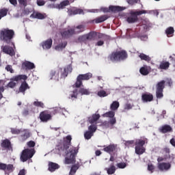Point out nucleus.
Returning a JSON list of instances; mask_svg holds the SVG:
<instances>
[{
  "mask_svg": "<svg viewBox=\"0 0 175 175\" xmlns=\"http://www.w3.org/2000/svg\"><path fill=\"white\" fill-rule=\"evenodd\" d=\"M72 65L70 64L66 66L63 70L61 68L59 69V70H53L49 74V79L54 81H58L59 79V72H62L61 79H65L68 77V75H69V73H72Z\"/></svg>",
  "mask_w": 175,
  "mask_h": 175,
  "instance_id": "obj_2",
  "label": "nucleus"
},
{
  "mask_svg": "<svg viewBox=\"0 0 175 175\" xmlns=\"http://www.w3.org/2000/svg\"><path fill=\"white\" fill-rule=\"evenodd\" d=\"M119 169H125L126 167V164L125 163H119L117 164Z\"/></svg>",
  "mask_w": 175,
  "mask_h": 175,
  "instance_id": "obj_57",
  "label": "nucleus"
},
{
  "mask_svg": "<svg viewBox=\"0 0 175 175\" xmlns=\"http://www.w3.org/2000/svg\"><path fill=\"white\" fill-rule=\"evenodd\" d=\"M125 7H121L118 5H110L109 10L110 12H113L114 13H117V12H122V10H125Z\"/></svg>",
  "mask_w": 175,
  "mask_h": 175,
  "instance_id": "obj_24",
  "label": "nucleus"
},
{
  "mask_svg": "<svg viewBox=\"0 0 175 175\" xmlns=\"http://www.w3.org/2000/svg\"><path fill=\"white\" fill-rule=\"evenodd\" d=\"M40 46L43 49V50H50V49H51V46H53V40H51V38H49L46 40L42 41L40 44Z\"/></svg>",
  "mask_w": 175,
  "mask_h": 175,
  "instance_id": "obj_12",
  "label": "nucleus"
},
{
  "mask_svg": "<svg viewBox=\"0 0 175 175\" xmlns=\"http://www.w3.org/2000/svg\"><path fill=\"white\" fill-rule=\"evenodd\" d=\"M100 118V116L99 114H94L92 117L89 118V122H90V124H94V122H96Z\"/></svg>",
  "mask_w": 175,
  "mask_h": 175,
  "instance_id": "obj_38",
  "label": "nucleus"
},
{
  "mask_svg": "<svg viewBox=\"0 0 175 175\" xmlns=\"http://www.w3.org/2000/svg\"><path fill=\"white\" fill-rule=\"evenodd\" d=\"M71 141L72 137L70 135H68L64 138V149H62V151H64L66 154L65 162L67 164L75 163L76 162V155L78 152V150L76 148H69Z\"/></svg>",
  "mask_w": 175,
  "mask_h": 175,
  "instance_id": "obj_1",
  "label": "nucleus"
},
{
  "mask_svg": "<svg viewBox=\"0 0 175 175\" xmlns=\"http://www.w3.org/2000/svg\"><path fill=\"white\" fill-rule=\"evenodd\" d=\"M16 84L17 83L14 82V81L11 80V81L7 85V87H8L9 88H14Z\"/></svg>",
  "mask_w": 175,
  "mask_h": 175,
  "instance_id": "obj_54",
  "label": "nucleus"
},
{
  "mask_svg": "<svg viewBox=\"0 0 175 175\" xmlns=\"http://www.w3.org/2000/svg\"><path fill=\"white\" fill-rule=\"evenodd\" d=\"M133 107V104L127 103L124 105V110H131Z\"/></svg>",
  "mask_w": 175,
  "mask_h": 175,
  "instance_id": "obj_52",
  "label": "nucleus"
},
{
  "mask_svg": "<svg viewBox=\"0 0 175 175\" xmlns=\"http://www.w3.org/2000/svg\"><path fill=\"white\" fill-rule=\"evenodd\" d=\"M30 0H18V2L20 5L22 6H27L28 5V2H29Z\"/></svg>",
  "mask_w": 175,
  "mask_h": 175,
  "instance_id": "obj_53",
  "label": "nucleus"
},
{
  "mask_svg": "<svg viewBox=\"0 0 175 175\" xmlns=\"http://www.w3.org/2000/svg\"><path fill=\"white\" fill-rule=\"evenodd\" d=\"M5 70H7V72H10V73L14 72V71L13 70V68H12V66H10V65H8L5 67Z\"/></svg>",
  "mask_w": 175,
  "mask_h": 175,
  "instance_id": "obj_59",
  "label": "nucleus"
},
{
  "mask_svg": "<svg viewBox=\"0 0 175 175\" xmlns=\"http://www.w3.org/2000/svg\"><path fill=\"white\" fill-rule=\"evenodd\" d=\"M105 170L107 174H114L116 173V166L112 165L109 167L105 168Z\"/></svg>",
  "mask_w": 175,
  "mask_h": 175,
  "instance_id": "obj_39",
  "label": "nucleus"
},
{
  "mask_svg": "<svg viewBox=\"0 0 175 175\" xmlns=\"http://www.w3.org/2000/svg\"><path fill=\"white\" fill-rule=\"evenodd\" d=\"M98 95L100 98H105V96H107L109 94L106 92L105 90H100L98 92Z\"/></svg>",
  "mask_w": 175,
  "mask_h": 175,
  "instance_id": "obj_51",
  "label": "nucleus"
},
{
  "mask_svg": "<svg viewBox=\"0 0 175 175\" xmlns=\"http://www.w3.org/2000/svg\"><path fill=\"white\" fill-rule=\"evenodd\" d=\"M165 81H161L156 85V96L158 99L163 98V89L165 88Z\"/></svg>",
  "mask_w": 175,
  "mask_h": 175,
  "instance_id": "obj_9",
  "label": "nucleus"
},
{
  "mask_svg": "<svg viewBox=\"0 0 175 175\" xmlns=\"http://www.w3.org/2000/svg\"><path fill=\"white\" fill-rule=\"evenodd\" d=\"M87 12L89 13H99V12H103L104 13H107L110 12V7H109V8H101L100 10L99 9L88 10Z\"/></svg>",
  "mask_w": 175,
  "mask_h": 175,
  "instance_id": "obj_20",
  "label": "nucleus"
},
{
  "mask_svg": "<svg viewBox=\"0 0 175 175\" xmlns=\"http://www.w3.org/2000/svg\"><path fill=\"white\" fill-rule=\"evenodd\" d=\"M106 20H107V16H102L96 18L94 21L96 24H99V23H103V21H106Z\"/></svg>",
  "mask_w": 175,
  "mask_h": 175,
  "instance_id": "obj_42",
  "label": "nucleus"
},
{
  "mask_svg": "<svg viewBox=\"0 0 175 175\" xmlns=\"http://www.w3.org/2000/svg\"><path fill=\"white\" fill-rule=\"evenodd\" d=\"M67 45L68 42L66 41H62L55 46V50L56 51H62V50H64Z\"/></svg>",
  "mask_w": 175,
  "mask_h": 175,
  "instance_id": "obj_22",
  "label": "nucleus"
},
{
  "mask_svg": "<svg viewBox=\"0 0 175 175\" xmlns=\"http://www.w3.org/2000/svg\"><path fill=\"white\" fill-rule=\"evenodd\" d=\"M73 33H75V30H73V29H68L62 32V36L63 38H68V36H70V35H73Z\"/></svg>",
  "mask_w": 175,
  "mask_h": 175,
  "instance_id": "obj_29",
  "label": "nucleus"
},
{
  "mask_svg": "<svg viewBox=\"0 0 175 175\" xmlns=\"http://www.w3.org/2000/svg\"><path fill=\"white\" fill-rule=\"evenodd\" d=\"M119 107H120V103H118V101H113L110 106V109L113 111H116V110H118Z\"/></svg>",
  "mask_w": 175,
  "mask_h": 175,
  "instance_id": "obj_37",
  "label": "nucleus"
},
{
  "mask_svg": "<svg viewBox=\"0 0 175 175\" xmlns=\"http://www.w3.org/2000/svg\"><path fill=\"white\" fill-rule=\"evenodd\" d=\"M165 33L167 38H172L174 35V28L173 27H170L165 29Z\"/></svg>",
  "mask_w": 175,
  "mask_h": 175,
  "instance_id": "obj_30",
  "label": "nucleus"
},
{
  "mask_svg": "<svg viewBox=\"0 0 175 175\" xmlns=\"http://www.w3.org/2000/svg\"><path fill=\"white\" fill-rule=\"evenodd\" d=\"M29 86L28 85V83H27V82H23L20 88H19V92H25V91H27V90H29Z\"/></svg>",
  "mask_w": 175,
  "mask_h": 175,
  "instance_id": "obj_33",
  "label": "nucleus"
},
{
  "mask_svg": "<svg viewBox=\"0 0 175 175\" xmlns=\"http://www.w3.org/2000/svg\"><path fill=\"white\" fill-rule=\"evenodd\" d=\"M170 144H172V146H173V147H175V139L172 138V139H170Z\"/></svg>",
  "mask_w": 175,
  "mask_h": 175,
  "instance_id": "obj_64",
  "label": "nucleus"
},
{
  "mask_svg": "<svg viewBox=\"0 0 175 175\" xmlns=\"http://www.w3.org/2000/svg\"><path fill=\"white\" fill-rule=\"evenodd\" d=\"M68 5H69V1L65 0L58 5V9H64L65 6H68Z\"/></svg>",
  "mask_w": 175,
  "mask_h": 175,
  "instance_id": "obj_43",
  "label": "nucleus"
},
{
  "mask_svg": "<svg viewBox=\"0 0 175 175\" xmlns=\"http://www.w3.org/2000/svg\"><path fill=\"white\" fill-rule=\"evenodd\" d=\"M35 155V149L33 148H27L23 150L21 155V160L22 162H27L28 159L32 158Z\"/></svg>",
  "mask_w": 175,
  "mask_h": 175,
  "instance_id": "obj_8",
  "label": "nucleus"
},
{
  "mask_svg": "<svg viewBox=\"0 0 175 175\" xmlns=\"http://www.w3.org/2000/svg\"><path fill=\"white\" fill-rule=\"evenodd\" d=\"M57 169H59V165L55 163L49 162V172H55Z\"/></svg>",
  "mask_w": 175,
  "mask_h": 175,
  "instance_id": "obj_26",
  "label": "nucleus"
},
{
  "mask_svg": "<svg viewBox=\"0 0 175 175\" xmlns=\"http://www.w3.org/2000/svg\"><path fill=\"white\" fill-rule=\"evenodd\" d=\"M1 146L5 148H9L10 147V141H9V139L3 140L1 143Z\"/></svg>",
  "mask_w": 175,
  "mask_h": 175,
  "instance_id": "obj_46",
  "label": "nucleus"
},
{
  "mask_svg": "<svg viewBox=\"0 0 175 175\" xmlns=\"http://www.w3.org/2000/svg\"><path fill=\"white\" fill-rule=\"evenodd\" d=\"M27 146L29 147H35V142L33 141H30L27 142Z\"/></svg>",
  "mask_w": 175,
  "mask_h": 175,
  "instance_id": "obj_63",
  "label": "nucleus"
},
{
  "mask_svg": "<svg viewBox=\"0 0 175 175\" xmlns=\"http://www.w3.org/2000/svg\"><path fill=\"white\" fill-rule=\"evenodd\" d=\"M1 51L5 54H8V55H10L11 57H13V55H14V49L12 46H9L8 45L2 46Z\"/></svg>",
  "mask_w": 175,
  "mask_h": 175,
  "instance_id": "obj_14",
  "label": "nucleus"
},
{
  "mask_svg": "<svg viewBox=\"0 0 175 175\" xmlns=\"http://www.w3.org/2000/svg\"><path fill=\"white\" fill-rule=\"evenodd\" d=\"M33 105L34 106H36L37 107H42V109H43V107H44V103H43V102L38 101V100H36L33 103Z\"/></svg>",
  "mask_w": 175,
  "mask_h": 175,
  "instance_id": "obj_45",
  "label": "nucleus"
},
{
  "mask_svg": "<svg viewBox=\"0 0 175 175\" xmlns=\"http://www.w3.org/2000/svg\"><path fill=\"white\" fill-rule=\"evenodd\" d=\"M154 99V96L151 94H144L142 96V100L144 103H147L148 102H152V100Z\"/></svg>",
  "mask_w": 175,
  "mask_h": 175,
  "instance_id": "obj_15",
  "label": "nucleus"
},
{
  "mask_svg": "<svg viewBox=\"0 0 175 175\" xmlns=\"http://www.w3.org/2000/svg\"><path fill=\"white\" fill-rule=\"evenodd\" d=\"M88 10H81V9H77L76 8H72L70 10H68V14L70 15H75V14H84V13H88L87 12Z\"/></svg>",
  "mask_w": 175,
  "mask_h": 175,
  "instance_id": "obj_13",
  "label": "nucleus"
},
{
  "mask_svg": "<svg viewBox=\"0 0 175 175\" xmlns=\"http://www.w3.org/2000/svg\"><path fill=\"white\" fill-rule=\"evenodd\" d=\"M40 119L41 121H42V122H47L49 120H51V115L45 111L41 112L40 114Z\"/></svg>",
  "mask_w": 175,
  "mask_h": 175,
  "instance_id": "obj_18",
  "label": "nucleus"
},
{
  "mask_svg": "<svg viewBox=\"0 0 175 175\" xmlns=\"http://www.w3.org/2000/svg\"><path fill=\"white\" fill-rule=\"evenodd\" d=\"M8 14V10L6 9H2L0 10V20L2 18V17H5Z\"/></svg>",
  "mask_w": 175,
  "mask_h": 175,
  "instance_id": "obj_50",
  "label": "nucleus"
},
{
  "mask_svg": "<svg viewBox=\"0 0 175 175\" xmlns=\"http://www.w3.org/2000/svg\"><path fill=\"white\" fill-rule=\"evenodd\" d=\"M49 9H58V5L55 3H50L47 5Z\"/></svg>",
  "mask_w": 175,
  "mask_h": 175,
  "instance_id": "obj_55",
  "label": "nucleus"
},
{
  "mask_svg": "<svg viewBox=\"0 0 175 175\" xmlns=\"http://www.w3.org/2000/svg\"><path fill=\"white\" fill-rule=\"evenodd\" d=\"M147 13H148V12L144 10L135 12L132 11L130 12L131 15L127 18V22L129 23V24H133V23H136V21H137L138 16H142V14H146Z\"/></svg>",
  "mask_w": 175,
  "mask_h": 175,
  "instance_id": "obj_5",
  "label": "nucleus"
},
{
  "mask_svg": "<svg viewBox=\"0 0 175 175\" xmlns=\"http://www.w3.org/2000/svg\"><path fill=\"white\" fill-rule=\"evenodd\" d=\"M14 36V31L9 29H3L0 31V39L5 43L9 44Z\"/></svg>",
  "mask_w": 175,
  "mask_h": 175,
  "instance_id": "obj_3",
  "label": "nucleus"
},
{
  "mask_svg": "<svg viewBox=\"0 0 175 175\" xmlns=\"http://www.w3.org/2000/svg\"><path fill=\"white\" fill-rule=\"evenodd\" d=\"M23 132V129H12L11 133L12 135H18Z\"/></svg>",
  "mask_w": 175,
  "mask_h": 175,
  "instance_id": "obj_49",
  "label": "nucleus"
},
{
  "mask_svg": "<svg viewBox=\"0 0 175 175\" xmlns=\"http://www.w3.org/2000/svg\"><path fill=\"white\" fill-rule=\"evenodd\" d=\"M79 94H81V95H90V90L85 88H81L79 90Z\"/></svg>",
  "mask_w": 175,
  "mask_h": 175,
  "instance_id": "obj_48",
  "label": "nucleus"
},
{
  "mask_svg": "<svg viewBox=\"0 0 175 175\" xmlns=\"http://www.w3.org/2000/svg\"><path fill=\"white\" fill-rule=\"evenodd\" d=\"M146 143H147V139H137L135 142V154L142 155L146 152V148L143 146Z\"/></svg>",
  "mask_w": 175,
  "mask_h": 175,
  "instance_id": "obj_7",
  "label": "nucleus"
},
{
  "mask_svg": "<svg viewBox=\"0 0 175 175\" xmlns=\"http://www.w3.org/2000/svg\"><path fill=\"white\" fill-rule=\"evenodd\" d=\"M96 132V126L91 125L88 127V131L84 133L85 139L90 140L94 136V133Z\"/></svg>",
  "mask_w": 175,
  "mask_h": 175,
  "instance_id": "obj_11",
  "label": "nucleus"
},
{
  "mask_svg": "<svg viewBox=\"0 0 175 175\" xmlns=\"http://www.w3.org/2000/svg\"><path fill=\"white\" fill-rule=\"evenodd\" d=\"M142 27L145 31H148V28L151 27V24L150 23V21L148 19H145L142 21Z\"/></svg>",
  "mask_w": 175,
  "mask_h": 175,
  "instance_id": "obj_36",
  "label": "nucleus"
},
{
  "mask_svg": "<svg viewBox=\"0 0 175 175\" xmlns=\"http://www.w3.org/2000/svg\"><path fill=\"white\" fill-rule=\"evenodd\" d=\"M94 36V33H89L88 34H85L83 36H81L79 37V42H85V40H91Z\"/></svg>",
  "mask_w": 175,
  "mask_h": 175,
  "instance_id": "obj_19",
  "label": "nucleus"
},
{
  "mask_svg": "<svg viewBox=\"0 0 175 175\" xmlns=\"http://www.w3.org/2000/svg\"><path fill=\"white\" fill-rule=\"evenodd\" d=\"M129 5H135V3H140V0H127Z\"/></svg>",
  "mask_w": 175,
  "mask_h": 175,
  "instance_id": "obj_56",
  "label": "nucleus"
},
{
  "mask_svg": "<svg viewBox=\"0 0 175 175\" xmlns=\"http://www.w3.org/2000/svg\"><path fill=\"white\" fill-rule=\"evenodd\" d=\"M0 170H4V172H10V173H12V172H13V165H6L5 163H0Z\"/></svg>",
  "mask_w": 175,
  "mask_h": 175,
  "instance_id": "obj_16",
  "label": "nucleus"
},
{
  "mask_svg": "<svg viewBox=\"0 0 175 175\" xmlns=\"http://www.w3.org/2000/svg\"><path fill=\"white\" fill-rule=\"evenodd\" d=\"M78 95H79V90H77V88H75L73 90L70 92L68 98L69 99H71V100H75V99H77Z\"/></svg>",
  "mask_w": 175,
  "mask_h": 175,
  "instance_id": "obj_21",
  "label": "nucleus"
},
{
  "mask_svg": "<svg viewBox=\"0 0 175 175\" xmlns=\"http://www.w3.org/2000/svg\"><path fill=\"white\" fill-rule=\"evenodd\" d=\"M154 169H155V167H154L152 164L150 163L148 165V170H149V172L152 173V172H154Z\"/></svg>",
  "mask_w": 175,
  "mask_h": 175,
  "instance_id": "obj_60",
  "label": "nucleus"
},
{
  "mask_svg": "<svg viewBox=\"0 0 175 175\" xmlns=\"http://www.w3.org/2000/svg\"><path fill=\"white\" fill-rule=\"evenodd\" d=\"M82 84H83V82L81 81V79H79V76H78L77 79V81L74 85V86L76 87V88H79L81 87Z\"/></svg>",
  "mask_w": 175,
  "mask_h": 175,
  "instance_id": "obj_47",
  "label": "nucleus"
},
{
  "mask_svg": "<svg viewBox=\"0 0 175 175\" xmlns=\"http://www.w3.org/2000/svg\"><path fill=\"white\" fill-rule=\"evenodd\" d=\"M166 159L168 161L167 163L161 162L158 163V169L160 170L161 172H167V170H170L172 162L174 160V155H169V157Z\"/></svg>",
  "mask_w": 175,
  "mask_h": 175,
  "instance_id": "obj_4",
  "label": "nucleus"
},
{
  "mask_svg": "<svg viewBox=\"0 0 175 175\" xmlns=\"http://www.w3.org/2000/svg\"><path fill=\"white\" fill-rule=\"evenodd\" d=\"M169 66H170V63H169V62H162L160 64L159 68L167 70V69H169Z\"/></svg>",
  "mask_w": 175,
  "mask_h": 175,
  "instance_id": "obj_35",
  "label": "nucleus"
},
{
  "mask_svg": "<svg viewBox=\"0 0 175 175\" xmlns=\"http://www.w3.org/2000/svg\"><path fill=\"white\" fill-rule=\"evenodd\" d=\"M103 116V117H106L107 118H110L109 123L110 124V125H111V126H113V125H114L117 122V120L114 117V116H116V112H114V111H109L104 113Z\"/></svg>",
  "mask_w": 175,
  "mask_h": 175,
  "instance_id": "obj_10",
  "label": "nucleus"
},
{
  "mask_svg": "<svg viewBox=\"0 0 175 175\" xmlns=\"http://www.w3.org/2000/svg\"><path fill=\"white\" fill-rule=\"evenodd\" d=\"M28 79V77L25 75H17L16 77H13L12 78L10 79L12 81L17 83V81L20 80H27Z\"/></svg>",
  "mask_w": 175,
  "mask_h": 175,
  "instance_id": "obj_25",
  "label": "nucleus"
},
{
  "mask_svg": "<svg viewBox=\"0 0 175 175\" xmlns=\"http://www.w3.org/2000/svg\"><path fill=\"white\" fill-rule=\"evenodd\" d=\"M78 77L81 80H90L92 77V73L89 72L84 75H79Z\"/></svg>",
  "mask_w": 175,
  "mask_h": 175,
  "instance_id": "obj_31",
  "label": "nucleus"
},
{
  "mask_svg": "<svg viewBox=\"0 0 175 175\" xmlns=\"http://www.w3.org/2000/svg\"><path fill=\"white\" fill-rule=\"evenodd\" d=\"M3 91H5V88H3V86H0V99H2V98H3V96L2 95V92H3Z\"/></svg>",
  "mask_w": 175,
  "mask_h": 175,
  "instance_id": "obj_62",
  "label": "nucleus"
},
{
  "mask_svg": "<svg viewBox=\"0 0 175 175\" xmlns=\"http://www.w3.org/2000/svg\"><path fill=\"white\" fill-rule=\"evenodd\" d=\"M137 38H139L141 40H143L144 42H146L147 39H148V37L147 36V35H142L140 36H137Z\"/></svg>",
  "mask_w": 175,
  "mask_h": 175,
  "instance_id": "obj_58",
  "label": "nucleus"
},
{
  "mask_svg": "<svg viewBox=\"0 0 175 175\" xmlns=\"http://www.w3.org/2000/svg\"><path fill=\"white\" fill-rule=\"evenodd\" d=\"M138 57H139L140 59H142L143 61H146L147 62H148L149 61H151V58L150 57V56L144 53H139Z\"/></svg>",
  "mask_w": 175,
  "mask_h": 175,
  "instance_id": "obj_40",
  "label": "nucleus"
},
{
  "mask_svg": "<svg viewBox=\"0 0 175 175\" xmlns=\"http://www.w3.org/2000/svg\"><path fill=\"white\" fill-rule=\"evenodd\" d=\"M159 130L160 132H162V133H167V132H172V129L170 125L165 124L162 126Z\"/></svg>",
  "mask_w": 175,
  "mask_h": 175,
  "instance_id": "obj_28",
  "label": "nucleus"
},
{
  "mask_svg": "<svg viewBox=\"0 0 175 175\" xmlns=\"http://www.w3.org/2000/svg\"><path fill=\"white\" fill-rule=\"evenodd\" d=\"M22 67L26 70H31V69H35V64L31 62L26 61L22 64Z\"/></svg>",
  "mask_w": 175,
  "mask_h": 175,
  "instance_id": "obj_17",
  "label": "nucleus"
},
{
  "mask_svg": "<svg viewBox=\"0 0 175 175\" xmlns=\"http://www.w3.org/2000/svg\"><path fill=\"white\" fill-rule=\"evenodd\" d=\"M21 133H22L21 137L23 141L27 140V139H28V137L31 136V135L29 134V131L28 130L22 129V131L21 132Z\"/></svg>",
  "mask_w": 175,
  "mask_h": 175,
  "instance_id": "obj_27",
  "label": "nucleus"
},
{
  "mask_svg": "<svg viewBox=\"0 0 175 175\" xmlns=\"http://www.w3.org/2000/svg\"><path fill=\"white\" fill-rule=\"evenodd\" d=\"M128 57V54L124 51L113 52L109 55V59L114 62V61H120V59H126Z\"/></svg>",
  "mask_w": 175,
  "mask_h": 175,
  "instance_id": "obj_6",
  "label": "nucleus"
},
{
  "mask_svg": "<svg viewBox=\"0 0 175 175\" xmlns=\"http://www.w3.org/2000/svg\"><path fill=\"white\" fill-rule=\"evenodd\" d=\"M115 150L116 146H114V144H111L104 148V151H105V152H108V154H111V152H114Z\"/></svg>",
  "mask_w": 175,
  "mask_h": 175,
  "instance_id": "obj_32",
  "label": "nucleus"
},
{
  "mask_svg": "<svg viewBox=\"0 0 175 175\" xmlns=\"http://www.w3.org/2000/svg\"><path fill=\"white\" fill-rule=\"evenodd\" d=\"M30 17L31 18H38V20H44V18H46V14H42L40 12H34L30 16Z\"/></svg>",
  "mask_w": 175,
  "mask_h": 175,
  "instance_id": "obj_23",
  "label": "nucleus"
},
{
  "mask_svg": "<svg viewBox=\"0 0 175 175\" xmlns=\"http://www.w3.org/2000/svg\"><path fill=\"white\" fill-rule=\"evenodd\" d=\"M46 2L43 0H37V4L38 6H44Z\"/></svg>",
  "mask_w": 175,
  "mask_h": 175,
  "instance_id": "obj_61",
  "label": "nucleus"
},
{
  "mask_svg": "<svg viewBox=\"0 0 175 175\" xmlns=\"http://www.w3.org/2000/svg\"><path fill=\"white\" fill-rule=\"evenodd\" d=\"M139 72L141 75H143L144 76H147V75H148V67L146 66L142 67L139 70Z\"/></svg>",
  "mask_w": 175,
  "mask_h": 175,
  "instance_id": "obj_41",
  "label": "nucleus"
},
{
  "mask_svg": "<svg viewBox=\"0 0 175 175\" xmlns=\"http://www.w3.org/2000/svg\"><path fill=\"white\" fill-rule=\"evenodd\" d=\"M85 28V26H84L83 25H79L76 27H75V29L72 30L74 31V33H79L80 32H83Z\"/></svg>",
  "mask_w": 175,
  "mask_h": 175,
  "instance_id": "obj_34",
  "label": "nucleus"
},
{
  "mask_svg": "<svg viewBox=\"0 0 175 175\" xmlns=\"http://www.w3.org/2000/svg\"><path fill=\"white\" fill-rule=\"evenodd\" d=\"M79 170V165H73L71 167V170L70 171L69 175H75L76 174V172Z\"/></svg>",
  "mask_w": 175,
  "mask_h": 175,
  "instance_id": "obj_44",
  "label": "nucleus"
}]
</instances>
